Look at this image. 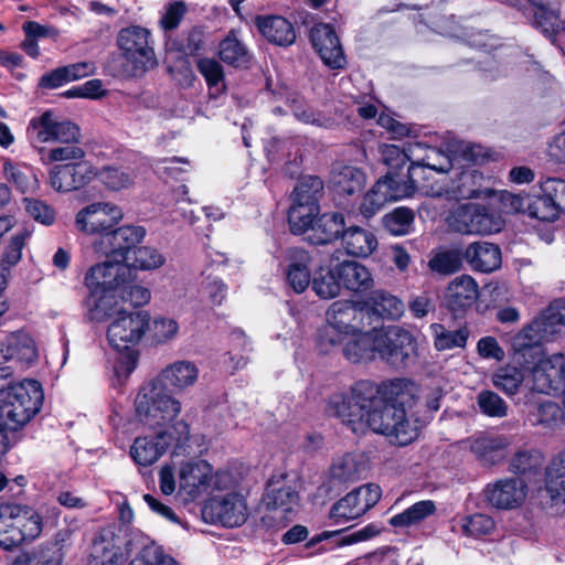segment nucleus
Returning <instances> with one entry per match:
<instances>
[{
	"mask_svg": "<svg viewBox=\"0 0 565 565\" xmlns=\"http://www.w3.org/2000/svg\"><path fill=\"white\" fill-rule=\"evenodd\" d=\"M337 276L347 289L352 291L367 290L373 286V278L369 269L353 260H345L337 265Z\"/></svg>",
	"mask_w": 565,
	"mask_h": 565,
	"instance_id": "4c0bfd02",
	"label": "nucleus"
},
{
	"mask_svg": "<svg viewBox=\"0 0 565 565\" xmlns=\"http://www.w3.org/2000/svg\"><path fill=\"white\" fill-rule=\"evenodd\" d=\"M487 501L497 509L518 508L526 497V484L518 478H507L488 484L484 489Z\"/></svg>",
	"mask_w": 565,
	"mask_h": 565,
	"instance_id": "393cba45",
	"label": "nucleus"
},
{
	"mask_svg": "<svg viewBox=\"0 0 565 565\" xmlns=\"http://www.w3.org/2000/svg\"><path fill=\"white\" fill-rule=\"evenodd\" d=\"M326 320L319 328L317 342L321 352H329L334 345H342L344 356L359 363L370 361L377 353V326H366L363 320Z\"/></svg>",
	"mask_w": 565,
	"mask_h": 565,
	"instance_id": "7ed1b4c3",
	"label": "nucleus"
},
{
	"mask_svg": "<svg viewBox=\"0 0 565 565\" xmlns=\"http://www.w3.org/2000/svg\"><path fill=\"white\" fill-rule=\"evenodd\" d=\"M406 148L409 162V181L412 182V184H417L420 182L418 178V172H426L423 168V163L425 161V154L427 153L428 145L419 141L411 142L406 146Z\"/></svg>",
	"mask_w": 565,
	"mask_h": 565,
	"instance_id": "338daca9",
	"label": "nucleus"
},
{
	"mask_svg": "<svg viewBox=\"0 0 565 565\" xmlns=\"http://www.w3.org/2000/svg\"><path fill=\"white\" fill-rule=\"evenodd\" d=\"M479 297V287L475 278L463 274L451 280L445 292L446 305L452 310L472 306Z\"/></svg>",
	"mask_w": 565,
	"mask_h": 565,
	"instance_id": "c85d7f7f",
	"label": "nucleus"
},
{
	"mask_svg": "<svg viewBox=\"0 0 565 565\" xmlns=\"http://www.w3.org/2000/svg\"><path fill=\"white\" fill-rule=\"evenodd\" d=\"M166 262L164 256L154 247L151 246H136L131 253L130 258L125 263L129 268V276H132V270H153L161 267Z\"/></svg>",
	"mask_w": 565,
	"mask_h": 565,
	"instance_id": "c03bdc74",
	"label": "nucleus"
},
{
	"mask_svg": "<svg viewBox=\"0 0 565 565\" xmlns=\"http://www.w3.org/2000/svg\"><path fill=\"white\" fill-rule=\"evenodd\" d=\"M212 466L205 460H191L183 462L178 471L179 494L185 501H193L211 488Z\"/></svg>",
	"mask_w": 565,
	"mask_h": 565,
	"instance_id": "412c9836",
	"label": "nucleus"
},
{
	"mask_svg": "<svg viewBox=\"0 0 565 565\" xmlns=\"http://www.w3.org/2000/svg\"><path fill=\"white\" fill-rule=\"evenodd\" d=\"M540 189L546 196H551L558 212L565 214V180L561 178H547L541 182Z\"/></svg>",
	"mask_w": 565,
	"mask_h": 565,
	"instance_id": "774afa93",
	"label": "nucleus"
},
{
	"mask_svg": "<svg viewBox=\"0 0 565 565\" xmlns=\"http://www.w3.org/2000/svg\"><path fill=\"white\" fill-rule=\"evenodd\" d=\"M530 420L534 426L554 430L565 423V412L557 403L547 399L539 403L531 411Z\"/></svg>",
	"mask_w": 565,
	"mask_h": 565,
	"instance_id": "a19ab883",
	"label": "nucleus"
},
{
	"mask_svg": "<svg viewBox=\"0 0 565 565\" xmlns=\"http://www.w3.org/2000/svg\"><path fill=\"white\" fill-rule=\"evenodd\" d=\"M383 401L380 385L370 381H359L351 387V395L334 394L329 399V408L351 430V420L365 419L366 413Z\"/></svg>",
	"mask_w": 565,
	"mask_h": 565,
	"instance_id": "423d86ee",
	"label": "nucleus"
},
{
	"mask_svg": "<svg viewBox=\"0 0 565 565\" xmlns=\"http://www.w3.org/2000/svg\"><path fill=\"white\" fill-rule=\"evenodd\" d=\"M369 428L398 446H406L418 436V427L408 419L405 408L383 402L369 411L365 419L351 420L353 434L363 435Z\"/></svg>",
	"mask_w": 565,
	"mask_h": 565,
	"instance_id": "39448f33",
	"label": "nucleus"
},
{
	"mask_svg": "<svg viewBox=\"0 0 565 565\" xmlns=\"http://www.w3.org/2000/svg\"><path fill=\"white\" fill-rule=\"evenodd\" d=\"M463 257L471 270L482 274L493 273L502 264L500 246L486 241L470 243L463 249Z\"/></svg>",
	"mask_w": 565,
	"mask_h": 565,
	"instance_id": "bb28decb",
	"label": "nucleus"
},
{
	"mask_svg": "<svg viewBox=\"0 0 565 565\" xmlns=\"http://www.w3.org/2000/svg\"><path fill=\"white\" fill-rule=\"evenodd\" d=\"M543 454L537 449H520L510 460L509 469L514 473L537 471L543 465Z\"/></svg>",
	"mask_w": 565,
	"mask_h": 565,
	"instance_id": "864d4df0",
	"label": "nucleus"
},
{
	"mask_svg": "<svg viewBox=\"0 0 565 565\" xmlns=\"http://www.w3.org/2000/svg\"><path fill=\"white\" fill-rule=\"evenodd\" d=\"M555 202L552 201L551 196H546L540 191V194L530 196V203L527 204V214L540 221L553 222L561 214L555 207Z\"/></svg>",
	"mask_w": 565,
	"mask_h": 565,
	"instance_id": "680f3d73",
	"label": "nucleus"
},
{
	"mask_svg": "<svg viewBox=\"0 0 565 565\" xmlns=\"http://www.w3.org/2000/svg\"><path fill=\"white\" fill-rule=\"evenodd\" d=\"M153 437H137L130 447V456L139 466H151L157 462L171 446L172 441L183 445L188 440H180L177 431L170 425L157 427Z\"/></svg>",
	"mask_w": 565,
	"mask_h": 565,
	"instance_id": "f3484780",
	"label": "nucleus"
},
{
	"mask_svg": "<svg viewBox=\"0 0 565 565\" xmlns=\"http://www.w3.org/2000/svg\"><path fill=\"white\" fill-rule=\"evenodd\" d=\"M287 280L292 289L300 294L311 281V257L307 250L292 247L287 252Z\"/></svg>",
	"mask_w": 565,
	"mask_h": 565,
	"instance_id": "7c9ffc66",
	"label": "nucleus"
},
{
	"mask_svg": "<svg viewBox=\"0 0 565 565\" xmlns=\"http://www.w3.org/2000/svg\"><path fill=\"white\" fill-rule=\"evenodd\" d=\"M145 320H113L107 329L110 345L117 351L128 350L142 338Z\"/></svg>",
	"mask_w": 565,
	"mask_h": 565,
	"instance_id": "72a5a7b5",
	"label": "nucleus"
},
{
	"mask_svg": "<svg viewBox=\"0 0 565 565\" xmlns=\"http://www.w3.org/2000/svg\"><path fill=\"white\" fill-rule=\"evenodd\" d=\"M218 55L223 62L235 67L245 66L249 61L246 46L236 38L234 31L220 43Z\"/></svg>",
	"mask_w": 565,
	"mask_h": 565,
	"instance_id": "09e8293b",
	"label": "nucleus"
},
{
	"mask_svg": "<svg viewBox=\"0 0 565 565\" xmlns=\"http://www.w3.org/2000/svg\"><path fill=\"white\" fill-rule=\"evenodd\" d=\"M198 71L204 77L210 90L220 94L224 90V71L223 66L214 58H200L198 61Z\"/></svg>",
	"mask_w": 565,
	"mask_h": 565,
	"instance_id": "13d9d810",
	"label": "nucleus"
},
{
	"mask_svg": "<svg viewBox=\"0 0 565 565\" xmlns=\"http://www.w3.org/2000/svg\"><path fill=\"white\" fill-rule=\"evenodd\" d=\"M310 41L322 62L333 70L345 65V56L334 29L327 23H318L310 30Z\"/></svg>",
	"mask_w": 565,
	"mask_h": 565,
	"instance_id": "5701e85b",
	"label": "nucleus"
},
{
	"mask_svg": "<svg viewBox=\"0 0 565 565\" xmlns=\"http://www.w3.org/2000/svg\"><path fill=\"white\" fill-rule=\"evenodd\" d=\"M98 180L110 191H120L129 188L134 183V174L124 168L104 167L97 171Z\"/></svg>",
	"mask_w": 565,
	"mask_h": 565,
	"instance_id": "603ef678",
	"label": "nucleus"
},
{
	"mask_svg": "<svg viewBox=\"0 0 565 565\" xmlns=\"http://www.w3.org/2000/svg\"><path fill=\"white\" fill-rule=\"evenodd\" d=\"M148 29L131 25L120 30L117 44L136 73H143L157 64Z\"/></svg>",
	"mask_w": 565,
	"mask_h": 565,
	"instance_id": "f8f14e48",
	"label": "nucleus"
},
{
	"mask_svg": "<svg viewBox=\"0 0 565 565\" xmlns=\"http://www.w3.org/2000/svg\"><path fill=\"white\" fill-rule=\"evenodd\" d=\"M361 470L356 458L353 455H345L332 465L330 476L339 483L353 482L360 478Z\"/></svg>",
	"mask_w": 565,
	"mask_h": 565,
	"instance_id": "bf43d9fd",
	"label": "nucleus"
},
{
	"mask_svg": "<svg viewBox=\"0 0 565 565\" xmlns=\"http://www.w3.org/2000/svg\"><path fill=\"white\" fill-rule=\"evenodd\" d=\"M477 404L486 416L502 418L508 415V404L492 391H481L477 396Z\"/></svg>",
	"mask_w": 565,
	"mask_h": 565,
	"instance_id": "69168bd1",
	"label": "nucleus"
},
{
	"mask_svg": "<svg viewBox=\"0 0 565 565\" xmlns=\"http://www.w3.org/2000/svg\"><path fill=\"white\" fill-rule=\"evenodd\" d=\"M298 503V492L291 486L273 488L267 493V507L271 510L291 512Z\"/></svg>",
	"mask_w": 565,
	"mask_h": 565,
	"instance_id": "6e6d98bb",
	"label": "nucleus"
},
{
	"mask_svg": "<svg viewBox=\"0 0 565 565\" xmlns=\"http://www.w3.org/2000/svg\"><path fill=\"white\" fill-rule=\"evenodd\" d=\"M559 362H562V353L552 354L535 363L531 370V388L542 394L562 390Z\"/></svg>",
	"mask_w": 565,
	"mask_h": 565,
	"instance_id": "cd10ccee",
	"label": "nucleus"
},
{
	"mask_svg": "<svg viewBox=\"0 0 565 565\" xmlns=\"http://www.w3.org/2000/svg\"><path fill=\"white\" fill-rule=\"evenodd\" d=\"M145 236L143 226H115L97 236L92 243V248L100 257L125 262L130 258L131 250L143 241Z\"/></svg>",
	"mask_w": 565,
	"mask_h": 565,
	"instance_id": "9d476101",
	"label": "nucleus"
},
{
	"mask_svg": "<svg viewBox=\"0 0 565 565\" xmlns=\"http://www.w3.org/2000/svg\"><path fill=\"white\" fill-rule=\"evenodd\" d=\"M323 189L318 177L303 178L294 190V202L288 211V223L292 234L310 233L320 211L319 196Z\"/></svg>",
	"mask_w": 565,
	"mask_h": 565,
	"instance_id": "0eeeda50",
	"label": "nucleus"
},
{
	"mask_svg": "<svg viewBox=\"0 0 565 565\" xmlns=\"http://www.w3.org/2000/svg\"><path fill=\"white\" fill-rule=\"evenodd\" d=\"M124 218L121 207L111 202H94L82 207L75 215V228L85 235L99 236Z\"/></svg>",
	"mask_w": 565,
	"mask_h": 565,
	"instance_id": "4468645a",
	"label": "nucleus"
},
{
	"mask_svg": "<svg viewBox=\"0 0 565 565\" xmlns=\"http://www.w3.org/2000/svg\"><path fill=\"white\" fill-rule=\"evenodd\" d=\"M414 223V213L407 207H397L383 217L384 227L395 236L406 235Z\"/></svg>",
	"mask_w": 565,
	"mask_h": 565,
	"instance_id": "4d7b16f0",
	"label": "nucleus"
},
{
	"mask_svg": "<svg viewBox=\"0 0 565 565\" xmlns=\"http://www.w3.org/2000/svg\"><path fill=\"white\" fill-rule=\"evenodd\" d=\"M364 311L375 318H402L405 305L397 296L386 290H374L366 298Z\"/></svg>",
	"mask_w": 565,
	"mask_h": 565,
	"instance_id": "473e14b6",
	"label": "nucleus"
},
{
	"mask_svg": "<svg viewBox=\"0 0 565 565\" xmlns=\"http://www.w3.org/2000/svg\"><path fill=\"white\" fill-rule=\"evenodd\" d=\"M43 390L35 380L12 382L2 387V452L20 441L21 429L40 412Z\"/></svg>",
	"mask_w": 565,
	"mask_h": 565,
	"instance_id": "f03ea898",
	"label": "nucleus"
},
{
	"mask_svg": "<svg viewBox=\"0 0 565 565\" xmlns=\"http://www.w3.org/2000/svg\"><path fill=\"white\" fill-rule=\"evenodd\" d=\"M179 330L175 320H145L142 337L150 344H163L173 339Z\"/></svg>",
	"mask_w": 565,
	"mask_h": 565,
	"instance_id": "de8ad7c7",
	"label": "nucleus"
},
{
	"mask_svg": "<svg viewBox=\"0 0 565 565\" xmlns=\"http://www.w3.org/2000/svg\"><path fill=\"white\" fill-rule=\"evenodd\" d=\"M341 242L347 254L362 258L370 256L379 244L375 234L361 226L345 228Z\"/></svg>",
	"mask_w": 565,
	"mask_h": 565,
	"instance_id": "e433bc0d",
	"label": "nucleus"
},
{
	"mask_svg": "<svg viewBox=\"0 0 565 565\" xmlns=\"http://www.w3.org/2000/svg\"><path fill=\"white\" fill-rule=\"evenodd\" d=\"M344 230V215L339 212H329L316 220L307 238L313 245H327L338 238L342 239Z\"/></svg>",
	"mask_w": 565,
	"mask_h": 565,
	"instance_id": "c756f323",
	"label": "nucleus"
},
{
	"mask_svg": "<svg viewBox=\"0 0 565 565\" xmlns=\"http://www.w3.org/2000/svg\"><path fill=\"white\" fill-rule=\"evenodd\" d=\"M3 172L8 182L21 193L34 191L39 185V181L32 168L24 163L6 161Z\"/></svg>",
	"mask_w": 565,
	"mask_h": 565,
	"instance_id": "a18cd8bd",
	"label": "nucleus"
},
{
	"mask_svg": "<svg viewBox=\"0 0 565 565\" xmlns=\"http://www.w3.org/2000/svg\"><path fill=\"white\" fill-rule=\"evenodd\" d=\"M26 136L32 145L58 142L78 143L81 131L78 126L67 120H57L52 110L30 120Z\"/></svg>",
	"mask_w": 565,
	"mask_h": 565,
	"instance_id": "9b49d317",
	"label": "nucleus"
},
{
	"mask_svg": "<svg viewBox=\"0 0 565 565\" xmlns=\"http://www.w3.org/2000/svg\"><path fill=\"white\" fill-rule=\"evenodd\" d=\"M416 341L407 330L398 326L379 327L377 353L388 363H405L416 354Z\"/></svg>",
	"mask_w": 565,
	"mask_h": 565,
	"instance_id": "dca6fc26",
	"label": "nucleus"
},
{
	"mask_svg": "<svg viewBox=\"0 0 565 565\" xmlns=\"http://www.w3.org/2000/svg\"><path fill=\"white\" fill-rule=\"evenodd\" d=\"M97 175V170L89 161L57 164L50 171V185L57 192L78 190Z\"/></svg>",
	"mask_w": 565,
	"mask_h": 565,
	"instance_id": "aec40b11",
	"label": "nucleus"
},
{
	"mask_svg": "<svg viewBox=\"0 0 565 565\" xmlns=\"http://www.w3.org/2000/svg\"><path fill=\"white\" fill-rule=\"evenodd\" d=\"M42 532V518L28 505L2 503V548L33 541Z\"/></svg>",
	"mask_w": 565,
	"mask_h": 565,
	"instance_id": "6e6552de",
	"label": "nucleus"
},
{
	"mask_svg": "<svg viewBox=\"0 0 565 565\" xmlns=\"http://www.w3.org/2000/svg\"><path fill=\"white\" fill-rule=\"evenodd\" d=\"M122 540L114 527L103 529L94 539L90 552L92 565H121L126 555Z\"/></svg>",
	"mask_w": 565,
	"mask_h": 565,
	"instance_id": "a878e982",
	"label": "nucleus"
},
{
	"mask_svg": "<svg viewBox=\"0 0 565 565\" xmlns=\"http://www.w3.org/2000/svg\"><path fill=\"white\" fill-rule=\"evenodd\" d=\"M3 345L2 360L12 361L13 365H2V379L9 377L13 370L24 371L38 360L39 350L34 339L22 330L10 333Z\"/></svg>",
	"mask_w": 565,
	"mask_h": 565,
	"instance_id": "a211bd4d",
	"label": "nucleus"
},
{
	"mask_svg": "<svg viewBox=\"0 0 565 565\" xmlns=\"http://www.w3.org/2000/svg\"><path fill=\"white\" fill-rule=\"evenodd\" d=\"M203 514L212 523H220L226 527H237L245 523L248 516V508L245 498L231 491L214 495L203 508Z\"/></svg>",
	"mask_w": 565,
	"mask_h": 565,
	"instance_id": "2eb2a0df",
	"label": "nucleus"
},
{
	"mask_svg": "<svg viewBox=\"0 0 565 565\" xmlns=\"http://www.w3.org/2000/svg\"><path fill=\"white\" fill-rule=\"evenodd\" d=\"M565 331V320H532L512 338L515 352L537 348Z\"/></svg>",
	"mask_w": 565,
	"mask_h": 565,
	"instance_id": "4be33fe9",
	"label": "nucleus"
},
{
	"mask_svg": "<svg viewBox=\"0 0 565 565\" xmlns=\"http://www.w3.org/2000/svg\"><path fill=\"white\" fill-rule=\"evenodd\" d=\"M331 182L337 193L352 195L363 188L365 174L355 167L344 166L333 172Z\"/></svg>",
	"mask_w": 565,
	"mask_h": 565,
	"instance_id": "37998d69",
	"label": "nucleus"
},
{
	"mask_svg": "<svg viewBox=\"0 0 565 565\" xmlns=\"http://www.w3.org/2000/svg\"><path fill=\"white\" fill-rule=\"evenodd\" d=\"M436 511V503L433 500L418 501L403 512L392 516L390 524L394 527H411L434 515Z\"/></svg>",
	"mask_w": 565,
	"mask_h": 565,
	"instance_id": "79ce46f5",
	"label": "nucleus"
},
{
	"mask_svg": "<svg viewBox=\"0 0 565 565\" xmlns=\"http://www.w3.org/2000/svg\"><path fill=\"white\" fill-rule=\"evenodd\" d=\"M132 279L125 262L105 258L92 265L84 275V286L87 289L85 307L99 315V318H111L109 309L115 294L124 290Z\"/></svg>",
	"mask_w": 565,
	"mask_h": 565,
	"instance_id": "20e7f679",
	"label": "nucleus"
},
{
	"mask_svg": "<svg viewBox=\"0 0 565 565\" xmlns=\"http://www.w3.org/2000/svg\"><path fill=\"white\" fill-rule=\"evenodd\" d=\"M198 377L199 369L191 361H177L166 366L156 379L140 386L135 398L137 419L148 428L171 424L180 440H189V424L178 419L181 402L167 391V386L181 392L194 385Z\"/></svg>",
	"mask_w": 565,
	"mask_h": 565,
	"instance_id": "f257e3e1",
	"label": "nucleus"
},
{
	"mask_svg": "<svg viewBox=\"0 0 565 565\" xmlns=\"http://www.w3.org/2000/svg\"><path fill=\"white\" fill-rule=\"evenodd\" d=\"M41 162L43 164H51L53 162L63 161H84L85 150L77 146V143H61V146L46 150L40 148Z\"/></svg>",
	"mask_w": 565,
	"mask_h": 565,
	"instance_id": "8fccbe9b",
	"label": "nucleus"
},
{
	"mask_svg": "<svg viewBox=\"0 0 565 565\" xmlns=\"http://www.w3.org/2000/svg\"><path fill=\"white\" fill-rule=\"evenodd\" d=\"M523 381V372L515 366L500 367L492 376L493 385L508 395L516 394Z\"/></svg>",
	"mask_w": 565,
	"mask_h": 565,
	"instance_id": "5fc2aeb1",
	"label": "nucleus"
},
{
	"mask_svg": "<svg viewBox=\"0 0 565 565\" xmlns=\"http://www.w3.org/2000/svg\"><path fill=\"white\" fill-rule=\"evenodd\" d=\"M31 232L24 227H19L9 238L6 250L2 255V269L15 266L22 256V249L29 239Z\"/></svg>",
	"mask_w": 565,
	"mask_h": 565,
	"instance_id": "052dcab7",
	"label": "nucleus"
},
{
	"mask_svg": "<svg viewBox=\"0 0 565 565\" xmlns=\"http://www.w3.org/2000/svg\"><path fill=\"white\" fill-rule=\"evenodd\" d=\"M415 394V384L406 379H394L380 385V395L383 403L394 404L397 407L405 408V405L411 403Z\"/></svg>",
	"mask_w": 565,
	"mask_h": 565,
	"instance_id": "ea45409f",
	"label": "nucleus"
},
{
	"mask_svg": "<svg viewBox=\"0 0 565 565\" xmlns=\"http://www.w3.org/2000/svg\"><path fill=\"white\" fill-rule=\"evenodd\" d=\"M544 482L552 504H565V449L550 460Z\"/></svg>",
	"mask_w": 565,
	"mask_h": 565,
	"instance_id": "c9c22d12",
	"label": "nucleus"
},
{
	"mask_svg": "<svg viewBox=\"0 0 565 565\" xmlns=\"http://www.w3.org/2000/svg\"><path fill=\"white\" fill-rule=\"evenodd\" d=\"M534 22L547 38L554 36L565 28L559 11L548 7L541 8L535 11Z\"/></svg>",
	"mask_w": 565,
	"mask_h": 565,
	"instance_id": "0e129e2a",
	"label": "nucleus"
},
{
	"mask_svg": "<svg viewBox=\"0 0 565 565\" xmlns=\"http://www.w3.org/2000/svg\"><path fill=\"white\" fill-rule=\"evenodd\" d=\"M94 64L89 62H79L62 67H57L52 72L44 74L40 79V85L45 88H57L64 84L86 77L94 73Z\"/></svg>",
	"mask_w": 565,
	"mask_h": 565,
	"instance_id": "58836bf2",
	"label": "nucleus"
},
{
	"mask_svg": "<svg viewBox=\"0 0 565 565\" xmlns=\"http://www.w3.org/2000/svg\"><path fill=\"white\" fill-rule=\"evenodd\" d=\"M430 330L434 338V347L437 351L465 348L469 337L467 329L449 330L441 323L430 324Z\"/></svg>",
	"mask_w": 565,
	"mask_h": 565,
	"instance_id": "49530a36",
	"label": "nucleus"
},
{
	"mask_svg": "<svg viewBox=\"0 0 565 565\" xmlns=\"http://www.w3.org/2000/svg\"><path fill=\"white\" fill-rule=\"evenodd\" d=\"M449 226L457 233L467 235H490L502 230L501 215L481 204L459 205L448 217Z\"/></svg>",
	"mask_w": 565,
	"mask_h": 565,
	"instance_id": "1a4fd4ad",
	"label": "nucleus"
},
{
	"mask_svg": "<svg viewBox=\"0 0 565 565\" xmlns=\"http://www.w3.org/2000/svg\"><path fill=\"white\" fill-rule=\"evenodd\" d=\"M510 443L503 436H479L470 441L471 452L486 466L501 462Z\"/></svg>",
	"mask_w": 565,
	"mask_h": 565,
	"instance_id": "f704fd0d",
	"label": "nucleus"
},
{
	"mask_svg": "<svg viewBox=\"0 0 565 565\" xmlns=\"http://www.w3.org/2000/svg\"><path fill=\"white\" fill-rule=\"evenodd\" d=\"M409 190L402 188L401 182L391 173L377 180L366 192L360 205V213L371 218L379 213L386 203L408 196Z\"/></svg>",
	"mask_w": 565,
	"mask_h": 565,
	"instance_id": "6ab92c4d",
	"label": "nucleus"
},
{
	"mask_svg": "<svg viewBox=\"0 0 565 565\" xmlns=\"http://www.w3.org/2000/svg\"><path fill=\"white\" fill-rule=\"evenodd\" d=\"M312 289L320 298L329 299L338 296L341 289V281L337 276V267L326 271L321 270L312 279Z\"/></svg>",
	"mask_w": 565,
	"mask_h": 565,
	"instance_id": "e2e57ef3",
	"label": "nucleus"
},
{
	"mask_svg": "<svg viewBox=\"0 0 565 565\" xmlns=\"http://www.w3.org/2000/svg\"><path fill=\"white\" fill-rule=\"evenodd\" d=\"M127 554L136 553L129 565H178L162 547L140 532H131L125 543Z\"/></svg>",
	"mask_w": 565,
	"mask_h": 565,
	"instance_id": "b1692460",
	"label": "nucleus"
},
{
	"mask_svg": "<svg viewBox=\"0 0 565 565\" xmlns=\"http://www.w3.org/2000/svg\"><path fill=\"white\" fill-rule=\"evenodd\" d=\"M463 260V250L448 249L434 255L430 258L428 266L435 273L451 275L462 268Z\"/></svg>",
	"mask_w": 565,
	"mask_h": 565,
	"instance_id": "3c124183",
	"label": "nucleus"
},
{
	"mask_svg": "<svg viewBox=\"0 0 565 565\" xmlns=\"http://www.w3.org/2000/svg\"><path fill=\"white\" fill-rule=\"evenodd\" d=\"M377 484L362 486L338 500L330 509L329 518L335 524H342L364 515L381 499Z\"/></svg>",
	"mask_w": 565,
	"mask_h": 565,
	"instance_id": "ddd939ff",
	"label": "nucleus"
},
{
	"mask_svg": "<svg viewBox=\"0 0 565 565\" xmlns=\"http://www.w3.org/2000/svg\"><path fill=\"white\" fill-rule=\"evenodd\" d=\"M256 25L262 35L276 45L289 46L296 40L294 25L284 17H257Z\"/></svg>",
	"mask_w": 565,
	"mask_h": 565,
	"instance_id": "2f4dec72",
	"label": "nucleus"
}]
</instances>
